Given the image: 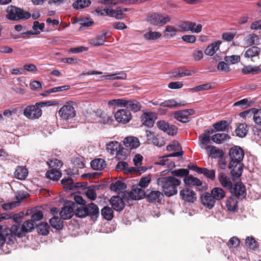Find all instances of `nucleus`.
<instances>
[{
  "instance_id": "nucleus-39",
  "label": "nucleus",
  "mask_w": 261,
  "mask_h": 261,
  "mask_svg": "<svg viewBox=\"0 0 261 261\" xmlns=\"http://www.w3.org/2000/svg\"><path fill=\"white\" fill-rule=\"evenodd\" d=\"M51 226L56 229H61L63 227V221L59 217H53L49 220Z\"/></svg>"
},
{
  "instance_id": "nucleus-9",
  "label": "nucleus",
  "mask_w": 261,
  "mask_h": 261,
  "mask_svg": "<svg viewBox=\"0 0 261 261\" xmlns=\"http://www.w3.org/2000/svg\"><path fill=\"white\" fill-rule=\"evenodd\" d=\"M156 125L160 130L166 132L169 135L173 136L177 132L176 127L174 125H169L168 123L164 120L158 121Z\"/></svg>"
},
{
  "instance_id": "nucleus-24",
  "label": "nucleus",
  "mask_w": 261,
  "mask_h": 261,
  "mask_svg": "<svg viewBox=\"0 0 261 261\" xmlns=\"http://www.w3.org/2000/svg\"><path fill=\"white\" fill-rule=\"evenodd\" d=\"M222 43L221 41L218 40L209 45L205 50V54L208 56H213L219 49L220 44Z\"/></svg>"
},
{
  "instance_id": "nucleus-22",
  "label": "nucleus",
  "mask_w": 261,
  "mask_h": 261,
  "mask_svg": "<svg viewBox=\"0 0 261 261\" xmlns=\"http://www.w3.org/2000/svg\"><path fill=\"white\" fill-rule=\"evenodd\" d=\"M218 180L221 185L224 188L229 190L232 189V182L230 177L227 176L224 173L221 172L218 175Z\"/></svg>"
},
{
  "instance_id": "nucleus-62",
  "label": "nucleus",
  "mask_w": 261,
  "mask_h": 261,
  "mask_svg": "<svg viewBox=\"0 0 261 261\" xmlns=\"http://www.w3.org/2000/svg\"><path fill=\"white\" fill-rule=\"evenodd\" d=\"M250 105V103L248 99L244 98L236 102L233 106L236 107H240L242 109H245Z\"/></svg>"
},
{
  "instance_id": "nucleus-42",
  "label": "nucleus",
  "mask_w": 261,
  "mask_h": 261,
  "mask_svg": "<svg viewBox=\"0 0 261 261\" xmlns=\"http://www.w3.org/2000/svg\"><path fill=\"white\" fill-rule=\"evenodd\" d=\"M177 30L173 26L168 25L166 27L164 31V37L167 38H171L176 35Z\"/></svg>"
},
{
  "instance_id": "nucleus-28",
  "label": "nucleus",
  "mask_w": 261,
  "mask_h": 261,
  "mask_svg": "<svg viewBox=\"0 0 261 261\" xmlns=\"http://www.w3.org/2000/svg\"><path fill=\"white\" fill-rule=\"evenodd\" d=\"M215 198V200H220L223 199L225 196V192L221 188L215 187L213 188L210 193Z\"/></svg>"
},
{
  "instance_id": "nucleus-32",
  "label": "nucleus",
  "mask_w": 261,
  "mask_h": 261,
  "mask_svg": "<svg viewBox=\"0 0 261 261\" xmlns=\"http://www.w3.org/2000/svg\"><path fill=\"white\" fill-rule=\"evenodd\" d=\"M126 102V100L125 99H114L109 100L108 102V106L109 108L125 107Z\"/></svg>"
},
{
  "instance_id": "nucleus-59",
  "label": "nucleus",
  "mask_w": 261,
  "mask_h": 261,
  "mask_svg": "<svg viewBox=\"0 0 261 261\" xmlns=\"http://www.w3.org/2000/svg\"><path fill=\"white\" fill-rule=\"evenodd\" d=\"M108 77L109 80H125L127 75L125 72L121 71L116 73L109 74Z\"/></svg>"
},
{
  "instance_id": "nucleus-46",
  "label": "nucleus",
  "mask_w": 261,
  "mask_h": 261,
  "mask_svg": "<svg viewBox=\"0 0 261 261\" xmlns=\"http://www.w3.org/2000/svg\"><path fill=\"white\" fill-rule=\"evenodd\" d=\"M194 72H191L188 69L180 70L179 69L175 70L173 72V76L178 78V77H181L185 76H192L194 74Z\"/></svg>"
},
{
  "instance_id": "nucleus-63",
  "label": "nucleus",
  "mask_w": 261,
  "mask_h": 261,
  "mask_svg": "<svg viewBox=\"0 0 261 261\" xmlns=\"http://www.w3.org/2000/svg\"><path fill=\"white\" fill-rule=\"evenodd\" d=\"M172 174L174 176L178 177L188 176L189 174V170L186 169H179L178 170H174Z\"/></svg>"
},
{
  "instance_id": "nucleus-8",
  "label": "nucleus",
  "mask_w": 261,
  "mask_h": 261,
  "mask_svg": "<svg viewBox=\"0 0 261 261\" xmlns=\"http://www.w3.org/2000/svg\"><path fill=\"white\" fill-rule=\"evenodd\" d=\"M115 118L118 122L125 124L130 120L132 116L130 112L128 110L121 109L115 113Z\"/></svg>"
},
{
  "instance_id": "nucleus-18",
  "label": "nucleus",
  "mask_w": 261,
  "mask_h": 261,
  "mask_svg": "<svg viewBox=\"0 0 261 261\" xmlns=\"http://www.w3.org/2000/svg\"><path fill=\"white\" fill-rule=\"evenodd\" d=\"M11 234H9L8 240L11 242H14L16 240V236L20 237L22 233L23 232L22 226L20 227L19 226L17 225H13L11 226V229L10 230Z\"/></svg>"
},
{
  "instance_id": "nucleus-13",
  "label": "nucleus",
  "mask_w": 261,
  "mask_h": 261,
  "mask_svg": "<svg viewBox=\"0 0 261 261\" xmlns=\"http://www.w3.org/2000/svg\"><path fill=\"white\" fill-rule=\"evenodd\" d=\"M202 204L208 209L212 208L216 202L215 198L209 193H205L201 196Z\"/></svg>"
},
{
  "instance_id": "nucleus-53",
  "label": "nucleus",
  "mask_w": 261,
  "mask_h": 261,
  "mask_svg": "<svg viewBox=\"0 0 261 261\" xmlns=\"http://www.w3.org/2000/svg\"><path fill=\"white\" fill-rule=\"evenodd\" d=\"M49 226L47 223L42 222L38 227V232L43 236L49 233Z\"/></svg>"
},
{
  "instance_id": "nucleus-2",
  "label": "nucleus",
  "mask_w": 261,
  "mask_h": 261,
  "mask_svg": "<svg viewBox=\"0 0 261 261\" xmlns=\"http://www.w3.org/2000/svg\"><path fill=\"white\" fill-rule=\"evenodd\" d=\"M156 182L158 186L161 187L164 194L170 197L177 193V187L180 185L181 181L173 176H167L158 178Z\"/></svg>"
},
{
  "instance_id": "nucleus-48",
  "label": "nucleus",
  "mask_w": 261,
  "mask_h": 261,
  "mask_svg": "<svg viewBox=\"0 0 261 261\" xmlns=\"http://www.w3.org/2000/svg\"><path fill=\"white\" fill-rule=\"evenodd\" d=\"M111 189L114 191H119L126 188V184L119 180H117L110 186Z\"/></svg>"
},
{
  "instance_id": "nucleus-6",
  "label": "nucleus",
  "mask_w": 261,
  "mask_h": 261,
  "mask_svg": "<svg viewBox=\"0 0 261 261\" xmlns=\"http://www.w3.org/2000/svg\"><path fill=\"white\" fill-rule=\"evenodd\" d=\"M180 198L186 202L193 203L196 200V193L189 188H185L179 192Z\"/></svg>"
},
{
  "instance_id": "nucleus-45",
  "label": "nucleus",
  "mask_w": 261,
  "mask_h": 261,
  "mask_svg": "<svg viewBox=\"0 0 261 261\" xmlns=\"http://www.w3.org/2000/svg\"><path fill=\"white\" fill-rule=\"evenodd\" d=\"M101 215L106 220H111L113 218V211L109 206H105L101 211Z\"/></svg>"
},
{
  "instance_id": "nucleus-16",
  "label": "nucleus",
  "mask_w": 261,
  "mask_h": 261,
  "mask_svg": "<svg viewBox=\"0 0 261 261\" xmlns=\"http://www.w3.org/2000/svg\"><path fill=\"white\" fill-rule=\"evenodd\" d=\"M145 197L147 201L149 202H154L159 201L162 196V193L159 191L152 190L150 189L147 190Z\"/></svg>"
},
{
  "instance_id": "nucleus-17",
  "label": "nucleus",
  "mask_w": 261,
  "mask_h": 261,
  "mask_svg": "<svg viewBox=\"0 0 261 261\" xmlns=\"http://www.w3.org/2000/svg\"><path fill=\"white\" fill-rule=\"evenodd\" d=\"M225 206L227 210L231 213L237 211L238 208V201L236 197H230L225 201Z\"/></svg>"
},
{
  "instance_id": "nucleus-5",
  "label": "nucleus",
  "mask_w": 261,
  "mask_h": 261,
  "mask_svg": "<svg viewBox=\"0 0 261 261\" xmlns=\"http://www.w3.org/2000/svg\"><path fill=\"white\" fill-rule=\"evenodd\" d=\"M75 206V204L74 202H66L60 212L61 217L64 220L70 219L73 215Z\"/></svg>"
},
{
  "instance_id": "nucleus-36",
  "label": "nucleus",
  "mask_w": 261,
  "mask_h": 261,
  "mask_svg": "<svg viewBox=\"0 0 261 261\" xmlns=\"http://www.w3.org/2000/svg\"><path fill=\"white\" fill-rule=\"evenodd\" d=\"M126 107L132 111L136 112L139 111L141 108V104L136 100H126Z\"/></svg>"
},
{
  "instance_id": "nucleus-35",
  "label": "nucleus",
  "mask_w": 261,
  "mask_h": 261,
  "mask_svg": "<svg viewBox=\"0 0 261 261\" xmlns=\"http://www.w3.org/2000/svg\"><path fill=\"white\" fill-rule=\"evenodd\" d=\"M246 246L250 249L255 250L259 247L258 243L252 237H247L245 239Z\"/></svg>"
},
{
  "instance_id": "nucleus-27",
  "label": "nucleus",
  "mask_w": 261,
  "mask_h": 261,
  "mask_svg": "<svg viewBox=\"0 0 261 261\" xmlns=\"http://www.w3.org/2000/svg\"><path fill=\"white\" fill-rule=\"evenodd\" d=\"M116 169L117 171L122 170L125 172L132 173L139 171L134 167L128 168V165L126 162H119L116 166Z\"/></svg>"
},
{
  "instance_id": "nucleus-55",
  "label": "nucleus",
  "mask_w": 261,
  "mask_h": 261,
  "mask_svg": "<svg viewBox=\"0 0 261 261\" xmlns=\"http://www.w3.org/2000/svg\"><path fill=\"white\" fill-rule=\"evenodd\" d=\"M228 125V122L225 120H221L213 125L214 128L217 131H224Z\"/></svg>"
},
{
  "instance_id": "nucleus-44",
  "label": "nucleus",
  "mask_w": 261,
  "mask_h": 261,
  "mask_svg": "<svg viewBox=\"0 0 261 261\" xmlns=\"http://www.w3.org/2000/svg\"><path fill=\"white\" fill-rule=\"evenodd\" d=\"M36 226V223H34L30 220L25 221L21 226L23 232H28L32 231Z\"/></svg>"
},
{
  "instance_id": "nucleus-11",
  "label": "nucleus",
  "mask_w": 261,
  "mask_h": 261,
  "mask_svg": "<svg viewBox=\"0 0 261 261\" xmlns=\"http://www.w3.org/2000/svg\"><path fill=\"white\" fill-rule=\"evenodd\" d=\"M229 190L238 198H244L246 195L245 187L241 182L236 183L234 187L232 186V189H230Z\"/></svg>"
},
{
  "instance_id": "nucleus-25",
  "label": "nucleus",
  "mask_w": 261,
  "mask_h": 261,
  "mask_svg": "<svg viewBox=\"0 0 261 261\" xmlns=\"http://www.w3.org/2000/svg\"><path fill=\"white\" fill-rule=\"evenodd\" d=\"M162 36L161 33L159 32H153L151 29H148L143 34V37L147 40H155L160 38Z\"/></svg>"
},
{
  "instance_id": "nucleus-43",
  "label": "nucleus",
  "mask_w": 261,
  "mask_h": 261,
  "mask_svg": "<svg viewBox=\"0 0 261 261\" xmlns=\"http://www.w3.org/2000/svg\"><path fill=\"white\" fill-rule=\"evenodd\" d=\"M248 132L247 125L244 123L240 124L236 129V133L237 136L243 138L246 136Z\"/></svg>"
},
{
  "instance_id": "nucleus-31",
  "label": "nucleus",
  "mask_w": 261,
  "mask_h": 261,
  "mask_svg": "<svg viewBox=\"0 0 261 261\" xmlns=\"http://www.w3.org/2000/svg\"><path fill=\"white\" fill-rule=\"evenodd\" d=\"M229 137L227 134L218 133L213 135L211 139L217 144H221L225 141L229 139Z\"/></svg>"
},
{
  "instance_id": "nucleus-21",
  "label": "nucleus",
  "mask_w": 261,
  "mask_h": 261,
  "mask_svg": "<svg viewBox=\"0 0 261 261\" xmlns=\"http://www.w3.org/2000/svg\"><path fill=\"white\" fill-rule=\"evenodd\" d=\"M242 72L244 74H258L261 72V68L260 66H245L242 69Z\"/></svg>"
},
{
  "instance_id": "nucleus-52",
  "label": "nucleus",
  "mask_w": 261,
  "mask_h": 261,
  "mask_svg": "<svg viewBox=\"0 0 261 261\" xmlns=\"http://www.w3.org/2000/svg\"><path fill=\"white\" fill-rule=\"evenodd\" d=\"M200 146L203 148V147L208 146V144L210 142V137L209 134H203L202 135L199 136V137Z\"/></svg>"
},
{
  "instance_id": "nucleus-54",
  "label": "nucleus",
  "mask_w": 261,
  "mask_h": 261,
  "mask_svg": "<svg viewBox=\"0 0 261 261\" xmlns=\"http://www.w3.org/2000/svg\"><path fill=\"white\" fill-rule=\"evenodd\" d=\"M86 206L80 205L75 209V215L79 218H85L87 216V212H86Z\"/></svg>"
},
{
  "instance_id": "nucleus-38",
  "label": "nucleus",
  "mask_w": 261,
  "mask_h": 261,
  "mask_svg": "<svg viewBox=\"0 0 261 261\" xmlns=\"http://www.w3.org/2000/svg\"><path fill=\"white\" fill-rule=\"evenodd\" d=\"M260 53V48L256 46H252L247 49L244 54L246 58H250L257 56Z\"/></svg>"
},
{
  "instance_id": "nucleus-12",
  "label": "nucleus",
  "mask_w": 261,
  "mask_h": 261,
  "mask_svg": "<svg viewBox=\"0 0 261 261\" xmlns=\"http://www.w3.org/2000/svg\"><path fill=\"white\" fill-rule=\"evenodd\" d=\"M208 154V156L213 159L220 158L224 155L223 151L214 146H206L203 147Z\"/></svg>"
},
{
  "instance_id": "nucleus-14",
  "label": "nucleus",
  "mask_w": 261,
  "mask_h": 261,
  "mask_svg": "<svg viewBox=\"0 0 261 261\" xmlns=\"http://www.w3.org/2000/svg\"><path fill=\"white\" fill-rule=\"evenodd\" d=\"M167 151H177L176 152L170 153L167 155V157H179L183 154V151H179L181 149L179 144L177 142H174L172 144L168 145L166 147Z\"/></svg>"
},
{
  "instance_id": "nucleus-37",
  "label": "nucleus",
  "mask_w": 261,
  "mask_h": 261,
  "mask_svg": "<svg viewBox=\"0 0 261 261\" xmlns=\"http://www.w3.org/2000/svg\"><path fill=\"white\" fill-rule=\"evenodd\" d=\"M126 9L124 8L123 10L120 8H117L116 9H110L109 16L112 17H115L117 19H122L124 17L123 11H126Z\"/></svg>"
},
{
  "instance_id": "nucleus-15",
  "label": "nucleus",
  "mask_w": 261,
  "mask_h": 261,
  "mask_svg": "<svg viewBox=\"0 0 261 261\" xmlns=\"http://www.w3.org/2000/svg\"><path fill=\"white\" fill-rule=\"evenodd\" d=\"M110 202L113 208L116 211H121L124 207V201L120 196H113Z\"/></svg>"
},
{
  "instance_id": "nucleus-49",
  "label": "nucleus",
  "mask_w": 261,
  "mask_h": 261,
  "mask_svg": "<svg viewBox=\"0 0 261 261\" xmlns=\"http://www.w3.org/2000/svg\"><path fill=\"white\" fill-rule=\"evenodd\" d=\"M43 217V214L40 210L35 208L33 214L31 216V220L34 223H36V222L40 221Z\"/></svg>"
},
{
  "instance_id": "nucleus-10",
  "label": "nucleus",
  "mask_w": 261,
  "mask_h": 261,
  "mask_svg": "<svg viewBox=\"0 0 261 261\" xmlns=\"http://www.w3.org/2000/svg\"><path fill=\"white\" fill-rule=\"evenodd\" d=\"M155 119V114L151 112L144 113L141 117L142 124L148 127L153 126Z\"/></svg>"
},
{
  "instance_id": "nucleus-34",
  "label": "nucleus",
  "mask_w": 261,
  "mask_h": 261,
  "mask_svg": "<svg viewBox=\"0 0 261 261\" xmlns=\"http://www.w3.org/2000/svg\"><path fill=\"white\" fill-rule=\"evenodd\" d=\"M184 110L179 111L175 113V118L182 123H187L190 121V117L187 115Z\"/></svg>"
},
{
  "instance_id": "nucleus-19",
  "label": "nucleus",
  "mask_w": 261,
  "mask_h": 261,
  "mask_svg": "<svg viewBox=\"0 0 261 261\" xmlns=\"http://www.w3.org/2000/svg\"><path fill=\"white\" fill-rule=\"evenodd\" d=\"M124 146L130 149L136 148L140 145V142L138 138L135 137H127L123 140Z\"/></svg>"
},
{
  "instance_id": "nucleus-51",
  "label": "nucleus",
  "mask_w": 261,
  "mask_h": 261,
  "mask_svg": "<svg viewBox=\"0 0 261 261\" xmlns=\"http://www.w3.org/2000/svg\"><path fill=\"white\" fill-rule=\"evenodd\" d=\"M184 104L178 103L174 99H169L161 103V106L170 108H177Z\"/></svg>"
},
{
  "instance_id": "nucleus-7",
  "label": "nucleus",
  "mask_w": 261,
  "mask_h": 261,
  "mask_svg": "<svg viewBox=\"0 0 261 261\" xmlns=\"http://www.w3.org/2000/svg\"><path fill=\"white\" fill-rule=\"evenodd\" d=\"M59 116L64 120H68L73 118L76 115L74 108L70 105L63 106L59 111Z\"/></svg>"
},
{
  "instance_id": "nucleus-20",
  "label": "nucleus",
  "mask_w": 261,
  "mask_h": 261,
  "mask_svg": "<svg viewBox=\"0 0 261 261\" xmlns=\"http://www.w3.org/2000/svg\"><path fill=\"white\" fill-rule=\"evenodd\" d=\"M86 206L87 216H89L91 219H96L99 215V210L97 206L93 203H91Z\"/></svg>"
},
{
  "instance_id": "nucleus-56",
  "label": "nucleus",
  "mask_w": 261,
  "mask_h": 261,
  "mask_svg": "<svg viewBox=\"0 0 261 261\" xmlns=\"http://www.w3.org/2000/svg\"><path fill=\"white\" fill-rule=\"evenodd\" d=\"M160 19V15L153 13L149 16L148 21L153 25H160L161 23Z\"/></svg>"
},
{
  "instance_id": "nucleus-40",
  "label": "nucleus",
  "mask_w": 261,
  "mask_h": 261,
  "mask_svg": "<svg viewBox=\"0 0 261 261\" xmlns=\"http://www.w3.org/2000/svg\"><path fill=\"white\" fill-rule=\"evenodd\" d=\"M91 2L90 0H77L72 4L74 9H83L89 7Z\"/></svg>"
},
{
  "instance_id": "nucleus-47",
  "label": "nucleus",
  "mask_w": 261,
  "mask_h": 261,
  "mask_svg": "<svg viewBox=\"0 0 261 261\" xmlns=\"http://www.w3.org/2000/svg\"><path fill=\"white\" fill-rule=\"evenodd\" d=\"M107 33L98 35L95 38L91 40V44L94 46H100L103 44L106 41V36Z\"/></svg>"
},
{
  "instance_id": "nucleus-57",
  "label": "nucleus",
  "mask_w": 261,
  "mask_h": 261,
  "mask_svg": "<svg viewBox=\"0 0 261 261\" xmlns=\"http://www.w3.org/2000/svg\"><path fill=\"white\" fill-rule=\"evenodd\" d=\"M255 111V108H252L240 113V116L246 119H251L252 118H253L254 113Z\"/></svg>"
},
{
  "instance_id": "nucleus-64",
  "label": "nucleus",
  "mask_w": 261,
  "mask_h": 261,
  "mask_svg": "<svg viewBox=\"0 0 261 261\" xmlns=\"http://www.w3.org/2000/svg\"><path fill=\"white\" fill-rule=\"evenodd\" d=\"M253 120L255 124L261 125V109H255L254 113Z\"/></svg>"
},
{
  "instance_id": "nucleus-60",
  "label": "nucleus",
  "mask_w": 261,
  "mask_h": 261,
  "mask_svg": "<svg viewBox=\"0 0 261 261\" xmlns=\"http://www.w3.org/2000/svg\"><path fill=\"white\" fill-rule=\"evenodd\" d=\"M152 136V137L150 138V139H151V141L154 145L161 147L165 144V142L163 140H162L161 141H160L158 138L154 136L151 132H147V137H151Z\"/></svg>"
},
{
  "instance_id": "nucleus-30",
  "label": "nucleus",
  "mask_w": 261,
  "mask_h": 261,
  "mask_svg": "<svg viewBox=\"0 0 261 261\" xmlns=\"http://www.w3.org/2000/svg\"><path fill=\"white\" fill-rule=\"evenodd\" d=\"M106 166V162L102 159H97L91 161V166L95 170H100L105 168Z\"/></svg>"
},
{
  "instance_id": "nucleus-41",
  "label": "nucleus",
  "mask_w": 261,
  "mask_h": 261,
  "mask_svg": "<svg viewBox=\"0 0 261 261\" xmlns=\"http://www.w3.org/2000/svg\"><path fill=\"white\" fill-rule=\"evenodd\" d=\"M46 176L50 179L58 180L61 177V173L57 170L53 169L46 172Z\"/></svg>"
},
{
  "instance_id": "nucleus-58",
  "label": "nucleus",
  "mask_w": 261,
  "mask_h": 261,
  "mask_svg": "<svg viewBox=\"0 0 261 261\" xmlns=\"http://www.w3.org/2000/svg\"><path fill=\"white\" fill-rule=\"evenodd\" d=\"M202 28L201 24H196L195 22L191 21L189 27V31H191L192 33H199L201 31Z\"/></svg>"
},
{
  "instance_id": "nucleus-33",
  "label": "nucleus",
  "mask_w": 261,
  "mask_h": 261,
  "mask_svg": "<svg viewBox=\"0 0 261 261\" xmlns=\"http://www.w3.org/2000/svg\"><path fill=\"white\" fill-rule=\"evenodd\" d=\"M184 180L187 185L200 186L202 185V182L199 179L191 175L185 177Z\"/></svg>"
},
{
  "instance_id": "nucleus-29",
  "label": "nucleus",
  "mask_w": 261,
  "mask_h": 261,
  "mask_svg": "<svg viewBox=\"0 0 261 261\" xmlns=\"http://www.w3.org/2000/svg\"><path fill=\"white\" fill-rule=\"evenodd\" d=\"M28 174V169L23 166H18L15 171V176L16 178L23 180L24 179Z\"/></svg>"
},
{
  "instance_id": "nucleus-23",
  "label": "nucleus",
  "mask_w": 261,
  "mask_h": 261,
  "mask_svg": "<svg viewBox=\"0 0 261 261\" xmlns=\"http://www.w3.org/2000/svg\"><path fill=\"white\" fill-rule=\"evenodd\" d=\"M145 192L140 188L133 189L129 193V197L133 200H139L145 197Z\"/></svg>"
},
{
  "instance_id": "nucleus-3",
  "label": "nucleus",
  "mask_w": 261,
  "mask_h": 261,
  "mask_svg": "<svg viewBox=\"0 0 261 261\" xmlns=\"http://www.w3.org/2000/svg\"><path fill=\"white\" fill-rule=\"evenodd\" d=\"M7 15L6 17L10 20H16L22 19H28L31 17L29 12L24 11L21 9L13 6H9L7 9Z\"/></svg>"
},
{
  "instance_id": "nucleus-61",
  "label": "nucleus",
  "mask_w": 261,
  "mask_h": 261,
  "mask_svg": "<svg viewBox=\"0 0 261 261\" xmlns=\"http://www.w3.org/2000/svg\"><path fill=\"white\" fill-rule=\"evenodd\" d=\"M225 61L228 63L234 64L238 63L240 60V57L238 55L226 56L224 58Z\"/></svg>"
},
{
  "instance_id": "nucleus-1",
  "label": "nucleus",
  "mask_w": 261,
  "mask_h": 261,
  "mask_svg": "<svg viewBox=\"0 0 261 261\" xmlns=\"http://www.w3.org/2000/svg\"><path fill=\"white\" fill-rule=\"evenodd\" d=\"M230 162L228 168L233 179L239 178L242 174L244 157V152L242 148L238 146L231 147L229 152Z\"/></svg>"
},
{
  "instance_id": "nucleus-4",
  "label": "nucleus",
  "mask_w": 261,
  "mask_h": 261,
  "mask_svg": "<svg viewBox=\"0 0 261 261\" xmlns=\"http://www.w3.org/2000/svg\"><path fill=\"white\" fill-rule=\"evenodd\" d=\"M43 103L37 102L35 105L28 106L23 110V115L29 118H38L42 115V110L40 107H42Z\"/></svg>"
},
{
  "instance_id": "nucleus-26",
  "label": "nucleus",
  "mask_w": 261,
  "mask_h": 261,
  "mask_svg": "<svg viewBox=\"0 0 261 261\" xmlns=\"http://www.w3.org/2000/svg\"><path fill=\"white\" fill-rule=\"evenodd\" d=\"M120 149L121 145L117 141L110 142L107 145V149L111 154H117Z\"/></svg>"
},
{
  "instance_id": "nucleus-50",
  "label": "nucleus",
  "mask_w": 261,
  "mask_h": 261,
  "mask_svg": "<svg viewBox=\"0 0 261 261\" xmlns=\"http://www.w3.org/2000/svg\"><path fill=\"white\" fill-rule=\"evenodd\" d=\"M201 171H200V173L203 174L207 178L214 180L215 178V170H208L207 168H202V169H200Z\"/></svg>"
}]
</instances>
